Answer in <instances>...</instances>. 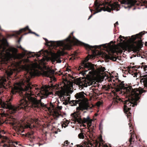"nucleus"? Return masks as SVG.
<instances>
[{
    "instance_id": "obj_42",
    "label": "nucleus",
    "mask_w": 147,
    "mask_h": 147,
    "mask_svg": "<svg viewBox=\"0 0 147 147\" xmlns=\"http://www.w3.org/2000/svg\"><path fill=\"white\" fill-rule=\"evenodd\" d=\"M38 95L39 96H40V93L38 94Z\"/></svg>"
},
{
    "instance_id": "obj_47",
    "label": "nucleus",
    "mask_w": 147,
    "mask_h": 147,
    "mask_svg": "<svg viewBox=\"0 0 147 147\" xmlns=\"http://www.w3.org/2000/svg\"><path fill=\"white\" fill-rule=\"evenodd\" d=\"M90 11H91V12H92V10H91V9H90Z\"/></svg>"
},
{
    "instance_id": "obj_49",
    "label": "nucleus",
    "mask_w": 147,
    "mask_h": 147,
    "mask_svg": "<svg viewBox=\"0 0 147 147\" xmlns=\"http://www.w3.org/2000/svg\"><path fill=\"white\" fill-rule=\"evenodd\" d=\"M102 45H100V46H102Z\"/></svg>"
},
{
    "instance_id": "obj_27",
    "label": "nucleus",
    "mask_w": 147,
    "mask_h": 147,
    "mask_svg": "<svg viewBox=\"0 0 147 147\" xmlns=\"http://www.w3.org/2000/svg\"><path fill=\"white\" fill-rule=\"evenodd\" d=\"M38 119H34V120H32V121H34L36 123L38 122Z\"/></svg>"
},
{
    "instance_id": "obj_31",
    "label": "nucleus",
    "mask_w": 147,
    "mask_h": 147,
    "mask_svg": "<svg viewBox=\"0 0 147 147\" xmlns=\"http://www.w3.org/2000/svg\"><path fill=\"white\" fill-rule=\"evenodd\" d=\"M105 68L104 67H103L102 68V69L101 70L102 71H105Z\"/></svg>"
},
{
    "instance_id": "obj_4",
    "label": "nucleus",
    "mask_w": 147,
    "mask_h": 147,
    "mask_svg": "<svg viewBox=\"0 0 147 147\" xmlns=\"http://www.w3.org/2000/svg\"><path fill=\"white\" fill-rule=\"evenodd\" d=\"M73 32H72L66 39L63 40L49 41L46 38H43V39L45 40L46 45H51L55 47L60 46L63 50H70L72 44H76L80 42L74 36L72 37L71 35H73Z\"/></svg>"
},
{
    "instance_id": "obj_23",
    "label": "nucleus",
    "mask_w": 147,
    "mask_h": 147,
    "mask_svg": "<svg viewBox=\"0 0 147 147\" xmlns=\"http://www.w3.org/2000/svg\"><path fill=\"white\" fill-rule=\"evenodd\" d=\"M138 37V36L137 35L135 36H131V38L133 40H136Z\"/></svg>"
},
{
    "instance_id": "obj_18",
    "label": "nucleus",
    "mask_w": 147,
    "mask_h": 147,
    "mask_svg": "<svg viewBox=\"0 0 147 147\" xmlns=\"http://www.w3.org/2000/svg\"><path fill=\"white\" fill-rule=\"evenodd\" d=\"M84 45V47L87 49H92L94 48L95 49H96L98 48V47L99 46H92L89 45L87 44H86L84 43H83Z\"/></svg>"
},
{
    "instance_id": "obj_28",
    "label": "nucleus",
    "mask_w": 147,
    "mask_h": 147,
    "mask_svg": "<svg viewBox=\"0 0 147 147\" xmlns=\"http://www.w3.org/2000/svg\"><path fill=\"white\" fill-rule=\"evenodd\" d=\"M45 60V59L42 57V58L40 59V61L41 62H43Z\"/></svg>"
},
{
    "instance_id": "obj_22",
    "label": "nucleus",
    "mask_w": 147,
    "mask_h": 147,
    "mask_svg": "<svg viewBox=\"0 0 147 147\" xmlns=\"http://www.w3.org/2000/svg\"><path fill=\"white\" fill-rule=\"evenodd\" d=\"M78 137L80 139H83L84 138V136L83 133L81 132L78 134Z\"/></svg>"
},
{
    "instance_id": "obj_19",
    "label": "nucleus",
    "mask_w": 147,
    "mask_h": 147,
    "mask_svg": "<svg viewBox=\"0 0 147 147\" xmlns=\"http://www.w3.org/2000/svg\"><path fill=\"white\" fill-rule=\"evenodd\" d=\"M143 0H138L139 3H137L136 4L137 5H139L140 4L141 6L145 5L147 4V1H142Z\"/></svg>"
},
{
    "instance_id": "obj_26",
    "label": "nucleus",
    "mask_w": 147,
    "mask_h": 147,
    "mask_svg": "<svg viewBox=\"0 0 147 147\" xmlns=\"http://www.w3.org/2000/svg\"><path fill=\"white\" fill-rule=\"evenodd\" d=\"M68 143V141H66L64 142V143L63 144V147H65V146H67V144Z\"/></svg>"
},
{
    "instance_id": "obj_9",
    "label": "nucleus",
    "mask_w": 147,
    "mask_h": 147,
    "mask_svg": "<svg viewBox=\"0 0 147 147\" xmlns=\"http://www.w3.org/2000/svg\"><path fill=\"white\" fill-rule=\"evenodd\" d=\"M62 52L58 51L57 53H53L51 56V60L53 64L55 62L57 61V63H61V61L60 59V56L61 55H62Z\"/></svg>"
},
{
    "instance_id": "obj_3",
    "label": "nucleus",
    "mask_w": 147,
    "mask_h": 147,
    "mask_svg": "<svg viewBox=\"0 0 147 147\" xmlns=\"http://www.w3.org/2000/svg\"><path fill=\"white\" fill-rule=\"evenodd\" d=\"M71 82L67 80H66L60 85H57L55 88L56 89L60 90V97L63 100V104L67 105L69 104L71 106H76L78 103V100H70V95L71 94V91L66 92L65 90L68 88L70 86Z\"/></svg>"
},
{
    "instance_id": "obj_11",
    "label": "nucleus",
    "mask_w": 147,
    "mask_h": 147,
    "mask_svg": "<svg viewBox=\"0 0 147 147\" xmlns=\"http://www.w3.org/2000/svg\"><path fill=\"white\" fill-rule=\"evenodd\" d=\"M12 125L13 126L15 130L19 132V134H21L24 132V126L21 124H16L15 122H14L13 123Z\"/></svg>"
},
{
    "instance_id": "obj_39",
    "label": "nucleus",
    "mask_w": 147,
    "mask_h": 147,
    "mask_svg": "<svg viewBox=\"0 0 147 147\" xmlns=\"http://www.w3.org/2000/svg\"><path fill=\"white\" fill-rule=\"evenodd\" d=\"M100 105V102H98V103L97 105H98V106H99Z\"/></svg>"
},
{
    "instance_id": "obj_52",
    "label": "nucleus",
    "mask_w": 147,
    "mask_h": 147,
    "mask_svg": "<svg viewBox=\"0 0 147 147\" xmlns=\"http://www.w3.org/2000/svg\"><path fill=\"white\" fill-rule=\"evenodd\" d=\"M27 34V33H26L25 34Z\"/></svg>"
},
{
    "instance_id": "obj_13",
    "label": "nucleus",
    "mask_w": 147,
    "mask_h": 147,
    "mask_svg": "<svg viewBox=\"0 0 147 147\" xmlns=\"http://www.w3.org/2000/svg\"><path fill=\"white\" fill-rule=\"evenodd\" d=\"M75 97L76 98V99H78V103L76 104L79 103V101L78 100L80 101H82L84 100L85 99V96L84 95V92H81L77 93L75 95Z\"/></svg>"
},
{
    "instance_id": "obj_40",
    "label": "nucleus",
    "mask_w": 147,
    "mask_h": 147,
    "mask_svg": "<svg viewBox=\"0 0 147 147\" xmlns=\"http://www.w3.org/2000/svg\"><path fill=\"white\" fill-rule=\"evenodd\" d=\"M58 131H55V134H57L58 133Z\"/></svg>"
},
{
    "instance_id": "obj_46",
    "label": "nucleus",
    "mask_w": 147,
    "mask_h": 147,
    "mask_svg": "<svg viewBox=\"0 0 147 147\" xmlns=\"http://www.w3.org/2000/svg\"><path fill=\"white\" fill-rule=\"evenodd\" d=\"M68 71H71V70H70V69H69L68 70Z\"/></svg>"
},
{
    "instance_id": "obj_10",
    "label": "nucleus",
    "mask_w": 147,
    "mask_h": 147,
    "mask_svg": "<svg viewBox=\"0 0 147 147\" xmlns=\"http://www.w3.org/2000/svg\"><path fill=\"white\" fill-rule=\"evenodd\" d=\"M131 120H129L130 123H129V129H130V134L131 135L129 141V143L130 145L133 144L134 142L136 141V136L134 134V133H133L134 131L132 129V127H131L132 125L131 123Z\"/></svg>"
},
{
    "instance_id": "obj_33",
    "label": "nucleus",
    "mask_w": 147,
    "mask_h": 147,
    "mask_svg": "<svg viewBox=\"0 0 147 147\" xmlns=\"http://www.w3.org/2000/svg\"><path fill=\"white\" fill-rule=\"evenodd\" d=\"M113 79V82H115V81L118 80H116V79L115 80L114 78Z\"/></svg>"
},
{
    "instance_id": "obj_38",
    "label": "nucleus",
    "mask_w": 147,
    "mask_h": 147,
    "mask_svg": "<svg viewBox=\"0 0 147 147\" xmlns=\"http://www.w3.org/2000/svg\"><path fill=\"white\" fill-rule=\"evenodd\" d=\"M115 50H112V52L113 53H114L115 52Z\"/></svg>"
},
{
    "instance_id": "obj_14",
    "label": "nucleus",
    "mask_w": 147,
    "mask_h": 147,
    "mask_svg": "<svg viewBox=\"0 0 147 147\" xmlns=\"http://www.w3.org/2000/svg\"><path fill=\"white\" fill-rule=\"evenodd\" d=\"M140 82L141 84L144 86L145 88H147V75L141 77Z\"/></svg>"
},
{
    "instance_id": "obj_34",
    "label": "nucleus",
    "mask_w": 147,
    "mask_h": 147,
    "mask_svg": "<svg viewBox=\"0 0 147 147\" xmlns=\"http://www.w3.org/2000/svg\"><path fill=\"white\" fill-rule=\"evenodd\" d=\"M93 15H91L89 17V18H88V20H89L90 19L92 16Z\"/></svg>"
},
{
    "instance_id": "obj_32",
    "label": "nucleus",
    "mask_w": 147,
    "mask_h": 147,
    "mask_svg": "<svg viewBox=\"0 0 147 147\" xmlns=\"http://www.w3.org/2000/svg\"><path fill=\"white\" fill-rule=\"evenodd\" d=\"M102 126V123H100V124H99V127L100 128H101V127Z\"/></svg>"
},
{
    "instance_id": "obj_20",
    "label": "nucleus",
    "mask_w": 147,
    "mask_h": 147,
    "mask_svg": "<svg viewBox=\"0 0 147 147\" xmlns=\"http://www.w3.org/2000/svg\"><path fill=\"white\" fill-rule=\"evenodd\" d=\"M84 144L86 146L85 147H94L93 144L90 143V141L88 142H85Z\"/></svg>"
},
{
    "instance_id": "obj_5",
    "label": "nucleus",
    "mask_w": 147,
    "mask_h": 147,
    "mask_svg": "<svg viewBox=\"0 0 147 147\" xmlns=\"http://www.w3.org/2000/svg\"><path fill=\"white\" fill-rule=\"evenodd\" d=\"M94 4L96 11L95 12L93 15L100 12L102 10L110 12L111 10L115 9L116 11H118L119 10L120 8V5L117 2H115L112 4H110L104 3H98L97 1L96 0Z\"/></svg>"
},
{
    "instance_id": "obj_41",
    "label": "nucleus",
    "mask_w": 147,
    "mask_h": 147,
    "mask_svg": "<svg viewBox=\"0 0 147 147\" xmlns=\"http://www.w3.org/2000/svg\"><path fill=\"white\" fill-rule=\"evenodd\" d=\"M21 38H20V39H19V40H18V42H20V41L21 40Z\"/></svg>"
},
{
    "instance_id": "obj_24",
    "label": "nucleus",
    "mask_w": 147,
    "mask_h": 147,
    "mask_svg": "<svg viewBox=\"0 0 147 147\" xmlns=\"http://www.w3.org/2000/svg\"><path fill=\"white\" fill-rule=\"evenodd\" d=\"M114 77H111L110 78H108V81H109V82H112L113 81V79H114Z\"/></svg>"
},
{
    "instance_id": "obj_29",
    "label": "nucleus",
    "mask_w": 147,
    "mask_h": 147,
    "mask_svg": "<svg viewBox=\"0 0 147 147\" xmlns=\"http://www.w3.org/2000/svg\"><path fill=\"white\" fill-rule=\"evenodd\" d=\"M105 57L107 58V59H110V56H108V55H105Z\"/></svg>"
},
{
    "instance_id": "obj_50",
    "label": "nucleus",
    "mask_w": 147,
    "mask_h": 147,
    "mask_svg": "<svg viewBox=\"0 0 147 147\" xmlns=\"http://www.w3.org/2000/svg\"><path fill=\"white\" fill-rule=\"evenodd\" d=\"M127 117L128 118V116L127 115Z\"/></svg>"
},
{
    "instance_id": "obj_8",
    "label": "nucleus",
    "mask_w": 147,
    "mask_h": 147,
    "mask_svg": "<svg viewBox=\"0 0 147 147\" xmlns=\"http://www.w3.org/2000/svg\"><path fill=\"white\" fill-rule=\"evenodd\" d=\"M137 2L136 0H121L120 1L121 4L126 5L123 6L125 9L128 8V10L132 6H134Z\"/></svg>"
},
{
    "instance_id": "obj_6",
    "label": "nucleus",
    "mask_w": 147,
    "mask_h": 147,
    "mask_svg": "<svg viewBox=\"0 0 147 147\" xmlns=\"http://www.w3.org/2000/svg\"><path fill=\"white\" fill-rule=\"evenodd\" d=\"M73 117L75 121L78 123L83 124L87 123L88 128L92 125V120L90 119L89 116H88L86 118L84 117L82 119L80 115L78 113H75L73 114Z\"/></svg>"
},
{
    "instance_id": "obj_21",
    "label": "nucleus",
    "mask_w": 147,
    "mask_h": 147,
    "mask_svg": "<svg viewBox=\"0 0 147 147\" xmlns=\"http://www.w3.org/2000/svg\"><path fill=\"white\" fill-rule=\"evenodd\" d=\"M34 125L32 123L31 124L28 123L27 124L25 125V128H32L33 127H34Z\"/></svg>"
},
{
    "instance_id": "obj_48",
    "label": "nucleus",
    "mask_w": 147,
    "mask_h": 147,
    "mask_svg": "<svg viewBox=\"0 0 147 147\" xmlns=\"http://www.w3.org/2000/svg\"><path fill=\"white\" fill-rule=\"evenodd\" d=\"M95 115H97V114H95Z\"/></svg>"
},
{
    "instance_id": "obj_37",
    "label": "nucleus",
    "mask_w": 147,
    "mask_h": 147,
    "mask_svg": "<svg viewBox=\"0 0 147 147\" xmlns=\"http://www.w3.org/2000/svg\"><path fill=\"white\" fill-rule=\"evenodd\" d=\"M122 37V36L121 35H120L119 37V38H120L121 40V38Z\"/></svg>"
},
{
    "instance_id": "obj_45",
    "label": "nucleus",
    "mask_w": 147,
    "mask_h": 147,
    "mask_svg": "<svg viewBox=\"0 0 147 147\" xmlns=\"http://www.w3.org/2000/svg\"><path fill=\"white\" fill-rule=\"evenodd\" d=\"M136 9V8H133V10H134V9Z\"/></svg>"
},
{
    "instance_id": "obj_17",
    "label": "nucleus",
    "mask_w": 147,
    "mask_h": 147,
    "mask_svg": "<svg viewBox=\"0 0 147 147\" xmlns=\"http://www.w3.org/2000/svg\"><path fill=\"white\" fill-rule=\"evenodd\" d=\"M89 107L88 104L87 102H86L80 105L77 108H79L80 110L83 111L85 110H88L89 109Z\"/></svg>"
},
{
    "instance_id": "obj_25",
    "label": "nucleus",
    "mask_w": 147,
    "mask_h": 147,
    "mask_svg": "<svg viewBox=\"0 0 147 147\" xmlns=\"http://www.w3.org/2000/svg\"><path fill=\"white\" fill-rule=\"evenodd\" d=\"M34 132L32 131H30L28 133V135H29L30 136H31L33 134H34Z\"/></svg>"
},
{
    "instance_id": "obj_7",
    "label": "nucleus",
    "mask_w": 147,
    "mask_h": 147,
    "mask_svg": "<svg viewBox=\"0 0 147 147\" xmlns=\"http://www.w3.org/2000/svg\"><path fill=\"white\" fill-rule=\"evenodd\" d=\"M62 108L61 106H55L53 104L51 105L50 111L52 113V114L55 119H57L60 116H62L59 111Z\"/></svg>"
},
{
    "instance_id": "obj_36",
    "label": "nucleus",
    "mask_w": 147,
    "mask_h": 147,
    "mask_svg": "<svg viewBox=\"0 0 147 147\" xmlns=\"http://www.w3.org/2000/svg\"><path fill=\"white\" fill-rule=\"evenodd\" d=\"M67 126L66 125H65V126H64L63 125H62V127L63 128V127H64V128H65Z\"/></svg>"
},
{
    "instance_id": "obj_2",
    "label": "nucleus",
    "mask_w": 147,
    "mask_h": 147,
    "mask_svg": "<svg viewBox=\"0 0 147 147\" xmlns=\"http://www.w3.org/2000/svg\"><path fill=\"white\" fill-rule=\"evenodd\" d=\"M92 57L91 56H88L84 60L82 61L81 65L78 68L79 70L82 68H88V69L84 71L83 73L84 76L85 75L87 78L84 80L81 81L79 84V89L81 90L83 89L84 87H86L88 86H90L93 84V82L92 79V77L95 74V71L93 65L91 63L87 62L89 59H91Z\"/></svg>"
},
{
    "instance_id": "obj_1",
    "label": "nucleus",
    "mask_w": 147,
    "mask_h": 147,
    "mask_svg": "<svg viewBox=\"0 0 147 147\" xmlns=\"http://www.w3.org/2000/svg\"><path fill=\"white\" fill-rule=\"evenodd\" d=\"M123 82H121L117 85L116 90L117 91H123L125 96L128 97V100L124 101L121 100L119 96H117L114 99L112 104L116 105L118 103L121 102L124 103V111L125 113H129L130 109V107H134L137 105L136 102L140 98V95L143 92L144 90L142 89H133L131 87H125Z\"/></svg>"
},
{
    "instance_id": "obj_12",
    "label": "nucleus",
    "mask_w": 147,
    "mask_h": 147,
    "mask_svg": "<svg viewBox=\"0 0 147 147\" xmlns=\"http://www.w3.org/2000/svg\"><path fill=\"white\" fill-rule=\"evenodd\" d=\"M54 71L53 69H51L50 68L48 67L46 71H43L42 72V74L43 76L49 78H51L52 76L54 74Z\"/></svg>"
},
{
    "instance_id": "obj_43",
    "label": "nucleus",
    "mask_w": 147,
    "mask_h": 147,
    "mask_svg": "<svg viewBox=\"0 0 147 147\" xmlns=\"http://www.w3.org/2000/svg\"><path fill=\"white\" fill-rule=\"evenodd\" d=\"M2 137V136L0 134V137L1 138Z\"/></svg>"
},
{
    "instance_id": "obj_15",
    "label": "nucleus",
    "mask_w": 147,
    "mask_h": 147,
    "mask_svg": "<svg viewBox=\"0 0 147 147\" xmlns=\"http://www.w3.org/2000/svg\"><path fill=\"white\" fill-rule=\"evenodd\" d=\"M16 69H12L10 67H9L7 69H6L4 70V71L8 77H9L12 74L13 71H16Z\"/></svg>"
},
{
    "instance_id": "obj_44",
    "label": "nucleus",
    "mask_w": 147,
    "mask_h": 147,
    "mask_svg": "<svg viewBox=\"0 0 147 147\" xmlns=\"http://www.w3.org/2000/svg\"><path fill=\"white\" fill-rule=\"evenodd\" d=\"M83 126H84V127H85V126H86V125H84H84H83Z\"/></svg>"
},
{
    "instance_id": "obj_35",
    "label": "nucleus",
    "mask_w": 147,
    "mask_h": 147,
    "mask_svg": "<svg viewBox=\"0 0 147 147\" xmlns=\"http://www.w3.org/2000/svg\"><path fill=\"white\" fill-rule=\"evenodd\" d=\"M112 60L113 61H116V58H113L112 59Z\"/></svg>"
},
{
    "instance_id": "obj_16",
    "label": "nucleus",
    "mask_w": 147,
    "mask_h": 147,
    "mask_svg": "<svg viewBox=\"0 0 147 147\" xmlns=\"http://www.w3.org/2000/svg\"><path fill=\"white\" fill-rule=\"evenodd\" d=\"M27 30H28L29 31V33H33L35 34L36 35H37L38 36L39 35L37 34H36V33H35L34 32H32L31 30L29 29L28 26H26V27L23 28L22 29H20L19 31H17L16 32V33L17 35H19L23 31H26Z\"/></svg>"
},
{
    "instance_id": "obj_51",
    "label": "nucleus",
    "mask_w": 147,
    "mask_h": 147,
    "mask_svg": "<svg viewBox=\"0 0 147 147\" xmlns=\"http://www.w3.org/2000/svg\"><path fill=\"white\" fill-rule=\"evenodd\" d=\"M133 146H134L133 145H132V147H133Z\"/></svg>"
},
{
    "instance_id": "obj_30",
    "label": "nucleus",
    "mask_w": 147,
    "mask_h": 147,
    "mask_svg": "<svg viewBox=\"0 0 147 147\" xmlns=\"http://www.w3.org/2000/svg\"><path fill=\"white\" fill-rule=\"evenodd\" d=\"M118 24V22H117L115 23V24H114L115 27L116 26V25H117Z\"/></svg>"
}]
</instances>
